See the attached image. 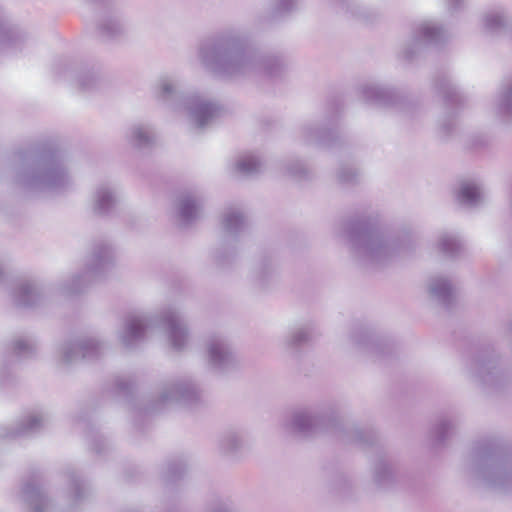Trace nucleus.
<instances>
[{"label":"nucleus","mask_w":512,"mask_h":512,"mask_svg":"<svg viewBox=\"0 0 512 512\" xmlns=\"http://www.w3.org/2000/svg\"><path fill=\"white\" fill-rule=\"evenodd\" d=\"M198 57L206 70L227 79L256 75L281 79L289 67L284 55L262 53L237 28L224 29L205 39L199 45Z\"/></svg>","instance_id":"f257e3e1"},{"label":"nucleus","mask_w":512,"mask_h":512,"mask_svg":"<svg viewBox=\"0 0 512 512\" xmlns=\"http://www.w3.org/2000/svg\"><path fill=\"white\" fill-rule=\"evenodd\" d=\"M286 429L299 438H310L320 433H330L346 443H355L363 449L375 451L373 481L379 489L393 486L395 476L392 461L381 444L380 437L373 429L347 426L341 421L333 406L312 410L301 409L293 412Z\"/></svg>","instance_id":"f03ea898"},{"label":"nucleus","mask_w":512,"mask_h":512,"mask_svg":"<svg viewBox=\"0 0 512 512\" xmlns=\"http://www.w3.org/2000/svg\"><path fill=\"white\" fill-rule=\"evenodd\" d=\"M13 182L27 192L68 191L73 186L64 150L42 141L19 147L10 157Z\"/></svg>","instance_id":"7ed1b4c3"},{"label":"nucleus","mask_w":512,"mask_h":512,"mask_svg":"<svg viewBox=\"0 0 512 512\" xmlns=\"http://www.w3.org/2000/svg\"><path fill=\"white\" fill-rule=\"evenodd\" d=\"M340 235L351 246L353 256L361 266L382 265L400 252L410 250L409 233L386 235L379 227L376 216H358L341 224Z\"/></svg>","instance_id":"20e7f679"},{"label":"nucleus","mask_w":512,"mask_h":512,"mask_svg":"<svg viewBox=\"0 0 512 512\" xmlns=\"http://www.w3.org/2000/svg\"><path fill=\"white\" fill-rule=\"evenodd\" d=\"M467 470L488 488L512 494V447L504 439L485 436L475 441Z\"/></svg>","instance_id":"39448f33"},{"label":"nucleus","mask_w":512,"mask_h":512,"mask_svg":"<svg viewBox=\"0 0 512 512\" xmlns=\"http://www.w3.org/2000/svg\"><path fill=\"white\" fill-rule=\"evenodd\" d=\"M134 389L135 383L131 379L116 377L112 392L116 396L122 397L138 417L160 412L167 404L172 402L185 406H195L201 403L203 398L202 390L188 378H178L167 382L159 398L144 406L142 400L135 397Z\"/></svg>","instance_id":"423d86ee"},{"label":"nucleus","mask_w":512,"mask_h":512,"mask_svg":"<svg viewBox=\"0 0 512 512\" xmlns=\"http://www.w3.org/2000/svg\"><path fill=\"white\" fill-rule=\"evenodd\" d=\"M154 97L175 111H185L196 129L207 127L220 111L216 102L201 98L195 92L184 90L183 85L172 77H161L154 86Z\"/></svg>","instance_id":"0eeeda50"},{"label":"nucleus","mask_w":512,"mask_h":512,"mask_svg":"<svg viewBox=\"0 0 512 512\" xmlns=\"http://www.w3.org/2000/svg\"><path fill=\"white\" fill-rule=\"evenodd\" d=\"M156 325H161L166 329L174 350L181 351L185 348L189 330L183 314L175 307L164 309L159 316L146 313L129 315L120 336L122 344L129 350L133 349L144 338L145 333Z\"/></svg>","instance_id":"6e6552de"},{"label":"nucleus","mask_w":512,"mask_h":512,"mask_svg":"<svg viewBox=\"0 0 512 512\" xmlns=\"http://www.w3.org/2000/svg\"><path fill=\"white\" fill-rule=\"evenodd\" d=\"M114 266L112 246L99 241L93 245L90 255L85 262L83 272L74 275L60 286L63 295L74 296L83 293L90 284L102 279Z\"/></svg>","instance_id":"1a4fd4ad"},{"label":"nucleus","mask_w":512,"mask_h":512,"mask_svg":"<svg viewBox=\"0 0 512 512\" xmlns=\"http://www.w3.org/2000/svg\"><path fill=\"white\" fill-rule=\"evenodd\" d=\"M358 93L368 104L395 111L407 118L415 117L420 106L404 90L376 82H366L358 87Z\"/></svg>","instance_id":"9d476101"},{"label":"nucleus","mask_w":512,"mask_h":512,"mask_svg":"<svg viewBox=\"0 0 512 512\" xmlns=\"http://www.w3.org/2000/svg\"><path fill=\"white\" fill-rule=\"evenodd\" d=\"M433 88L442 97L445 106L444 115L439 119V134L443 139H447L456 130L457 113L464 107L465 97L445 72L437 74Z\"/></svg>","instance_id":"9b49d317"},{"label":"nucleus","mask_w":512,"mask_h":512,"mask_svg":"<svg viewBox=\"0 0 512 512\" xmlns=\"http://www.w3.org/2000/svg\"><path fill=\"white\" fill-rule=\"evenodd\" d=\"M221 224L225 235L221 247L213 253V260L219 269H226L231 266L236 256L235 247L229 245L227 238L237 242L239 236L247 231L249 224L242 211L232 208L223 213Z\"/></svg>","instance_id":"f8f14e48"},{"label":"nucleus","mask_w":512,"mask_h":512,"mask_svg":"<svg viewBox=\"0 0 512 512\" xmlns=\"http://www.w3.org/2000/svg\"><path fill=\"white\" fill-rule=\"evenodd\" d=\"M107 345L94 336H80L65 341L59 347L58 364L63 367L72 366L79 361H95L104 356Z\"/></svg>","instance_id":"ddd939ff"},{"label":"nucleus","mask_w":512,"mask_h":512,"mask_svg":"<svg viewBox=\"0 0 512 512\" xmlns=\"http://www.w3.org/2000/svg\"><path fill=\"white\" fill-rule=\"evenodd\" d=\"M448 39L446 30L432 22L416 26L411 39L403 47L400 56L407 62L414 61L426 48L441 47Z\"/></svg>","instance_id":"4468645a"},{"label":"nucleus","mask_w":512,"mask_h":512,"mask_svg":"<svg viewBox=\"0 0 512 512\" xmlns=\"http://www.w3.org/2000/svg\"><path fill=\"white\" fill-rule=\"evenodd\" d=\"M351 339L360 352L368 355L375 362H387L396 355L394 343L380 337L369 327H356L352 331Z\"/></svg>","instance_id":"2eb2a0df"},{"label":"nucleus","mask_w":512,"mask_h":512,"mask_svg":"<svg viewBox=\"0 0 512 512\" xmlns=\"http://www.w3.org/2000/svg\"><path fill=\"white\" fill-rule=\"evenodd\" d=\"M336 110L333 108L331 115L323 124L310 123L301 128V137L304 144H316L322 147L334 148L342 145V137L335 128Z\"/></svg>","instance_id":"dca6fc26"},{"label":"nucleus","mask_w":512,"mask_h":512,"mask_svg":"<svg viewBox=\"0 0 512 512\" xmlns=\"http://www.w3.org/2000/svg\"><path fill=\"white\" fill-rule=\"evenodd\" d=\"M209 367L217 373H227L239 366V360L229 341L221 335H213L207 343Z\"/></svg>","instance_id":"f3484780"},{"label":"nucleus","mask_w":512,"mask_h":512,"mask_svg":"<svg viewBox=\"0 0 512 512\" xmlns=\"http://www.w3.org/2000/svg\"><path fill=\"white\" fill-rule=\"evenodd\" d=\"M37 345L33 339L19 338L12 342L10 354L5 356L2 366L0 367V385L5 387L12 382L10 374L11 358L17 360H26L36 355Z\"/></svg>","instance_id":"a211bd4d"},{"label":"nucleus","mask_w":512,"mask_h":512,"mask_svg":"<svg viewBox=\"0 0 512 512\" xmlns=\"http://www.w3.org/2000/svg\"><path fill=\"white\" fill-rule=\"evenodd\" d=\"M492 110L504 125H512V76L504 78L495 94Z\"/></svg>","instance_id":"6ab92c4d"},{"label":"nucleus","mask_w":512,"mask_h":512,"mask_svg":"<svg viewBox=\"0 0 512 512\" xmlns=\"http://www.w3.org/2000/svg\"><path fill=\"white\" fill-rule=\"evenodd\" d=\"M176 207L179 225L182 228H187L201 217L203 200L196 194L182 193L177 198Z\"/></svg>","instance_id":"aec40b11"},{"label":"nucleus","mask_w":512,"mask_h":512,"mask_svg":"<svg viewBox=\"0 0 512 512\" xmlns=\"http://www.w3.org/2000/svg\"><path fill=\"white\" fill-rule=\"evenodd\" d=\"M12 300L18 308H34L43 301L40 285L33 280H22L12 291Z\"/></svg>","instance_id":"412c9836"},{"label":"nucleus","mask_w":512,"mask_h":512,"mask_svg":"<svg viewBox=\"0 0 512 512\" xmlns=\"http://www.w3.org/2000/svg\"><path fill=\"white\" fill-rule=\"evenodd\" d=\"M26 40V34L13 25L0 9V50L6 53L20 51Z\"/></svg>","instance_id":"4be33fe9"},{"label":"nucleus","mask_w":512,"mask_h":512,"mask_svg":"<svg viewBox=\"0 0 512 512\" xmlns=\"http://www.w3.org/2000/svg\"><path fill=\"white\" fill-rule=\"evenodd\" d=\"M40 474L33 473L22 487L24 501L30 506L32 512H45L50 500L40 485Z\"/></svg>","instance_id":"5701e85b"},{"label":"nucleus","mask_w":512,"mask_h":512,"mask_svg":"<svg viewBox=\"0 0 512 512\" xmlns=\"http://www.w3.org/2000/svg\"><path fill=\"white\" fill-rule=\"evenodd\" d=\"M315 338L312 325H304L289 330L284 338V347L291 356L298 357L301 351L308 347Z\"/></svg>","instance_id":"b1692460"},{"label":"nucleus","mask_w":512,"mask_h":512,"mask_svg":"<svg viewBox=\"0 0 512 512\" xmlns=\"http://www.w3.org/2000/svg\"><path fill=\"white\" fill-rule=\"evenodd\" d=\"M327 5L334 12H349L352 17L364 24H373L380 19L381 14L375 9L350 3L349 0H327Z\"/></svg>","instance_id":"393cba45"},{"label":"nucleus","mask_w":512,"mask_h":512,"mask_svg":"<svg viewBox=\"0 0 512 512\" xmlns=\"http://www.w3.org/2000/svg\"><path fill=\"white\" fill-rule=\"evenodd\" d=\"M116 190L109 184L102 183L97 186L93 195L92 209L98 216H110L118 204Z\"/></svg>","instance_id":"a878e982"},{"label":"nucleus","mask_w":512,"mask_h":512,"mask_svg":"<svg viewBox=\"0 0 512 512\" xmlns=\"http://www.w3.org/2000/svg\"><path fill=\"white\" fill-rule=\"evenodd\" d=\"M65 476L68 481V497L75 504H81L92 494L90 483L74 468H67Z\"/></svg>","instance_id":"bb28decb"},{"label":"nucleus","mask_w":512,"mask_h":512,"mask_svg":"<svg viewBox=\"0 0 512 512\" xmlns=\"http://www.w3.org/2000/svg\"><path fill=\"white\" fill-rule=\"evenodd\" d=\"M430 296L445 309H451L454 302V293L451 282L442 276L430 278L428 284Z\"/></svg>","instance_id":"cd10ccee"},{"label":"nucleus","mask_w":512,"mask_h":512,"mask_svg":"<svg viewBox=\"0 0 512 512\" xmlns=\"http://www.w3.org/2000/svg\"><path fill=\"white\" fill-rule=\"evenodd\" d=\"M187 473V463L183 457L169 459L161 471V480L165 489L172 490Z\"/></svg>","instance_id":"c85d7f7f"},{"label":"nucleus","mask_w":512,"mask_h":512,"mask_svg":"<svg viewBox=\"0 0 512 512\" xmlns=\"http://www.w3.org/2000/svg\"><path fill=\"white\" fill-rule=\"evenodd\" d=\"M255 284L261 290L268 289L277 281V271L270 256H263L253 271Z\"/></svg>","instance_id":"c756f323"},{"label":"nucleus","mask_w":512,"mask_h":512,"mask_svg":"<svg viewBox=\"0 0 512 512\" xmlns=\"http://www.w3.org/2000/svg\"><path fill=\"white\" fill-rule=\"evenodd\" d=\"M44 427V419L41 415H29L21 419L17 425L8 429L4 437L18 438L30 437L39 433Z\"/></svg>","instance_id":"7c9ffc66"},{"label":"nucleus","mask_w":512,"mask_h":512,"mask_svg":"<svg viewBox=\"0 0 512 512\" xmlns=\"http://www.w3.org/2000/svg\"><path fill=\"white\" fill-rule=\"evenodd\" d=\"M245 447V440L240 432L225 431L218 440L219 452L227 457H237Z\"/></svg>","instance_id":"2f4dec72"},{"label":"nucleus","mask_w":512,"mask_h":512,"mask_svg":"<svg viewBox=\"0 0 512 512\" xmlns=\"http://www.w3.org/2000/svg\"><path fill=\"white\" fill-rule=\"evenodd\" d=\"M457 421L449 417H441L431 428L429 438L435 448L443 446L446 440L453 435Z\"/></svg>","instance_id":"473e14b6"},{"label":"nucleus","mask_w":512,"mask_h":512,"mask_svg":"<svg viewBox=\"0 0 512 512\" xmlns=\"http://www.w3.org/2000/svg\"><path fill=\"white\" fill-rule=\"evenodd\" d=\"M155 132L151 125L135 124L129 132L130 143L139 150L150 149L155 143Z\"/></svg>","instance_id":"72a5a7b5"},{"label":"nucleus","mask_w":512,"mask_h":512,"mask_svg":"<svg viewBox=\"0 0 512 512\" xmlns=\"http://www.w3.org/2000/svg\"><path fill=\"white\" fill-rule=\"evenodd\" d=\"M301 5V0H274L267 15V20L277 22L288 19L300 10Z\"/></svg>","instance_id":"f704fd0d"},{"label":"nucleus","mask_w":512,"mask_h":512,"mask_svg":"<svg viewBox=\"0 0 512 512\" xmlns=\"http://www.w3.org/2000/svg\"><path fill=\"white\" fill-rule=\"evenodd\" d=\"M98 34L103 41L120 38L125 33L124 24L117 16H108L98 24Z\"/></svg>","instance_id":"c9c22d12"},{"label":"nucleus","mask_w":512,"mask_h":512,"mask_svg":"<svg viewBox=\"0 0 512 512\" xmlns=\"http://www.w3.org/2000/svg\"><path fill=\"white\" fill-rule=\"evenodd\" d=\"M457 198L460 203L469 207H477L482 203L480 188L474 183H462Z\"/></svg>","instance_id":"e433bc0d"},{"label":"nucleus","mask_w":512,"mask_h":512,"mask_svg":"<svg viewBox=\"0 0 512 512\" xmlns=\"http://www.w3.org/2000/svg\"><path fill=\"white\" fill-rule=\"evenodd\" d=\"M438 248L446 257L455 258L461 254L463 244L456 235L444 233L438 240Z\"/></svg>","instance_id":"4c0bfd02"},{"label":"nucleus","mask_w":512,"mask_h":512,"mask_svg":"<svg viewBox=\"0 0 512 512\" xmlns=\"http://www.w3.org/2000/svg\"><path fill=\"white\" fill-rule=\"evenodd\" d=\"M101 77L94 69L82 71L77 76V84L81 91L91 92L98 89L101 85Z\"/></svg>","instance_id":"58836bf2"},{"label":"nucleus","mask_w":512,"mask_h":512,"mask_svg":"<svg viewBox=\"0 0 512 512\" xmlns=\"http://www.w3.org/2000/svg\"><path fill=\"white\" fill-rule=\"evenodd\" d=\"M287 174L295 181L302 182L310 180L313 176L312 171L300 160H291L286 166Z\"/></svg>","instance_id":"ea45409f"},{"label":"nucleus","mask_w":512,"mask_h":512,"mask_svg":"<svg viewBox=\"0 0 512 512\" xmlns=\"http://www.w3.org/2000/svg\"><path fill=\"white\" fill-rule=\"evenodd\" d=\"M508 26V17L504 11L489 13L485 16V29L493 34L505 31Z\"/></svg>","instance_id":"a19ab883"},{"label":"nucleus","mask_w":512,"mask_h":512,"mask_svg":"<svg viewBox=\"0 0 512 512\" xmlns=\"http://www.w3.org/2000/svg\"><path fill=\"white\" fill-rule=\"evenodd\" d=\"M262 162L261 160L254 155H248L236 163L237 170L246 175V176H252L261 171Z\"/></svg>","instance_id":"79ce46f5"},{"label":"nucleus","mask_w":512,"mask_h":512,"mask_svg":"<svg viewBox=\"0 0 512 512\" xmlns=\"http://www.w3.org/2000/svg\"><path fill=\"white\" fill-rule=\"evenodd\" d=\"M337 180L341 185H355L359 181V171L356 168L341 165L336 174Z\"/></svg>","instance_id":"37998d69"},{"label":"nucleus","mask_w":512,"mask_h":512,"mask_svg":"<svg viewBox=\"0 0 512 512\" xmlns=\"http://www.w3.org/2000/svg\"><path fill=\"white\" fill-rule=\"evenodd\" d=\"M87 440L90 449L98 455L103 454L105 450L108 448L107 440L102 435L98 434V432H95L93 430H90L87 433Z\"/></svg>","instance_id":"c03bdc74"},{"label":"nucleus","mask_w":512,"mask_h":512,"mask_svg":"<svg viewBox=\"0 0 512 512\" xmlns=\"http://www.w3.org/2000/svg\"><path fill=\"white\" fill-rule=\"evenodd\" d=\"M489 143V138L485 134H475L470 138V144L473 148H483Z\"/></svg>","instance_id":"a18cd8bd"},{"label":"nucleus","mask_w":512,"mask_h":512,"mask_svg":"<svg viewBox=\"0 0 512 512\" xmlns=\"http://www.w3.org/2000/svg\"><path fill=\"white\" fill-rule=\"evenodd\" d=\"M208 512H235V510L228 502L216 501L209 507Z\"/></svg>","instance_id":"49530a36"},{"label":"nucleus","mask_w":512,"mask_h":512,"mask_svg":"<svg viewBox=\"0 0 512 512\" xmlns=\"http://www.w3.org/2000/svg\"><path fill=\"white\" fill-rule=\"evenodd\" d=\"M449 11L456 12L463 6L464 0H446Z\"/></svg>","instance_id":"de8ad7c7"},{"label":"nucleus","mask_w":512,"mask_h":512,"mask_svg":"<svg viewBox=\"0 0 512 512\" xmlns=\"http://www.w3.org/2000/svg\"><path fill=\"white\" fill-rule=\"evenodd\" d=\"M164 509V512H178L176 498L167 499Z\"/></svg>","instance_id":"09e8293b"},{"label":"nucleus","mask_w":512,"mask_h":512,"mask_svg":"<svg viewBox=\"0 0 512 512\" xmlns=\"http://www.w3.org/2000/svg\"><path fill=\"white\" fill-rule=\"evenodd\" d=\"M68 68V64L65 61H60L55 65L54 71L57 75L61 76L64 73V70Z\"/></svg>","instance_id":"8fccbe9b"},{"label":"nucleus","mask_w":512,"mask_h":512,"mask_svg":"<svg viewBox=\"0 0 512 512\" xmlns=\"http://www.w3.org/2000/svg\"><path fill=\"white\" fill-rule=\"evenodd\" d=\"M91 3H94V2H102V3H106L108 0H89Z\"/></svg>","instance_id":"3c124183"}]
</instances>
